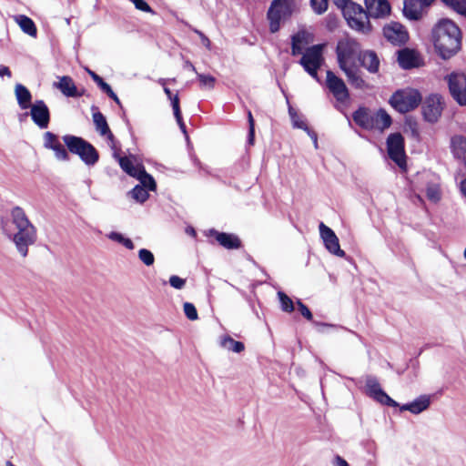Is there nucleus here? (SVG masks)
<instances>
[{
    "label": "nucleus",
    "mask_w": 466,
    "mask_h": 466,
    "mask_svg": "<svg viewBox=\"0 0 466 466\" xmlns=\"http://www.w3.org/2000/svg\"><path fill=\"white\" fill-rule=\"evenodd\" d=\"M360 44L349 36L339 40L336 47L338 64L340 69L355 66L356 60L360 55Z\"/></svg>",
    "instance_id": "20e7f679"
},
{
    "label": "nucleus",
    "mask_w": 466,
    "mask_h": 466,
    "mask_svg": "<svg viewBox=\"0 0 466 466\" xmlns=\"http://www.w3.org/2000/svg\"><path fill=\"white\" fill-rule=\"evenodd\" d=\"M184 68L189 69V70H191V71H193V72H196V73H197V71H196V67H195V66H194V65H193L190 61H188V60H187V61L185 62V64H184Z\"/></svg>",
    "instance_id": "e2e57ef3"
},
{
    "label": "nucleus",
    "mask_w": 466,
    "mask_h": 466,
    "mask_svg": "<svg viewBox=\"0 0 466 466\" xmlns=\"http://www.w3.org/2000/svg\"><path fill=\"white\" fill-rule=\"evenodd\" d=\"M456 12L466 16V0H441Z\"/></svg>",
    "instance_id": "a19ab883"
},
{
    "label": "nucleus",
    "mask_w": 466,
    "mask_h": 466,
    "mask_svg": "<svg viewBox=\"0 0 466 466\" xmlns=\"http://www.w3.org/2000/svg\"><path fill=\"white\" fill-rule=\"evenodd\" d=\"M105 93L110 97L112 98L115 102H116L117 104L120 103L119 101V98L117 97V96L116 95V93L112 90L111 86H109L106 91Z\"/></svg>",
    "instance_id": "6e6d98bb"
},
{
    "label": "nucleus",
    "mask_w": 466,
    "mask_h": 466,
    "mask_svg": "<svg viewBox=\"0 0 466 466\" xmlns=\"http://www.w3.org/2000/svg\"><path fill=\"white\" fill-rule=\"evenodd\" d=\"M159 83H160L162 86H165V85H166V79H163V78L159 79Z\"/></svg>",
    "instance_id": "338daca9"
},
{
    "label": "nucleus",
    "mask_w": 466,
    "mask_h": 466,
    "mask_svg": "<svg viewBox=\"0 0 466 466\" xmlns=\"http://www.w3.org/2000/svg\"><path fill=\"white\" fill-rule=\"evenodd\" d=\"M138 258L147 267L152 266L155 262L154 254L147 248L138 250Z\"/></svg>",
    "instance_id": "37998d69"
},
{
    "label": "nucleus",
    "mask_w": 466,
    "mask_h": 466,
    "mask_svg": "<svg viewBox=\"0 0 466 466\" xmlns=\"http://www.w3.org/2000/svg\"><path fill=\"white\" fill-rule=\"evenodd\" d=\"M333 464L334 466H349V463L339 455L335 457Z\"/></svg>",
    "instance_id": "5fc2aeb1"
},
{
    "label": "nucleus",
    "mask_w": 466,
    "mask_h": 466,
    "mask_svg": "<svg viewBox=\"0 0 466 466\" xmlns=\"http://www.w3.org/2000/svg\"><path fill=\"white\" fill-rule=\"evenodd\" d=\"M0 76H7V77H11L12 76V73L10 71V69L5 66H0Z\"/></svg>",
    "instance_id": "4d7b16f0"
},
{
    "label": "nucleus",
    "mask_w": 466,
    "mask_h": 466,
    "mask_svg": "<svg viewBox=\"0 0 466 466\" xmlns=\"http://www.w3.org/2000/svg\"><path fill=\"white\" fill-rule=\"evenodd\" d=\"M248 118L249 129L255 128L254 118H253L252 114H251L250 111L248 112Z\"/></svg>",
    "instance_id": "680f3d73"
},
{
    "label": "nucleus",
    "mask_w": 466,
    "mask_h": 466,
    "mask_svg": "<svg viewBox=\"0 0 466 466\" xmlns=\"http://www.w3.org/2000/svg\"><path fill=\"white\" fill-rule=\"evenodd\" d=\"M15 22L20 26L21 30L30 36L35 37L37 35L36 26L34 21L25 15L14 16Z\"/></svg>",
    "instance_id": "bb28decb"
},
{
    "label": "nucleus",
    "mask_w": 466,
    "mask_h": 466,
    "mask_svg": "<svg viewBox=\"0 0 466 466\" xmlns=\"http://www.w3.org/2000/svg\"><path fill=\"white\" fill-rule=\"evenodd\" d=\"M421 102L420 92L413 88L397 90L390 98V106L400 113H407L416 108Z\"/></svg>",
    "instance_id": "423d86ee"
},
{
    "label": "nucleus",
    "mask_w": 466,
    "mask_h": 466,
    "mask_svg": "<svg viewBox=\"0 0 466 466\" xmlns=\"http://www.w3.org/2000/svg\"><path fill=\"white\" fill-rule=\"evenodd\" d=\"M289 112L294 127L308 130L307 124L300 119L299 116L292 108H289Z\"/></svg>",
    "instance_id": "a18cd8bd"
},
{
    "label": "nucleus",
    "mask_w": 466,
    "mask_h": 466,
    "mask_svg": "<svg viewBox=\"0 0 466 466\" xmlns=\"http://www.w3.org/2000/svg\"><path fill=\"white\" fill-rule=\"evenodd\" d=\"M106 237L113 241L122 244L125 248H127L129 250L135 248L133 241L128 238H125L121 233L112 231L108 233Z\"/></svg>",
    "instance_id": "e433bc0d"
},
{
    "label": "nucleus",
    "mask_w": 466,
    "mask_h": 466,
    "mask_svg": "<svg viewBox=\"0 0 466 466\" xmlns=\"http://www.w3.org/2000/svg\"><path fill=\"white\" fill-rule=\"evenodd\" d=\"M451 145L455 157L459 158L466 157V137L461 136L454 137L451 140Z\"/></svg>",
    "instance_id": "c9c22d12"
},
{
    "label": "nucleus",
    "mask_w": 466,
    "mask_h": 466,
    "mask_svg": "<svg viewBox=\"0 0 466 466\" xmlns=\"http://www.w3.org/2000/svg\"><path fill=\"white\" fill-rule=\"evenodd\" d=\"M390 125L391 117L384 109H379L373 114V129L384 130Z\"/></svg>",
    "instance_id": "c85d7f7f"
},
{
    "label": "nucleus",
    "mask_w": 466,
    "mask_h": 466,
    "mask_svg": "<svg viewBox=\"0 0 466 466\" xmlns=\"http://www.w3.org/2000/svg\"><path fill=\"white\" fill-rule=\"evenodd\" d=\"M210 236H214L220 246L227 249H237L240 248L241 241L238 236L230 233L218 232L215 229H210Z\"/></svg>",
    "instance_id": "4be33fe9"
},
{
    "label": "nucleus",
    "mask_w": 466,
    "mask_h": 466,
    "mask_svg": "<svg viewBox=\"0 0 466 466\" xmlns=\"http://www.w3.org/2000/svg\"><path fill=\"white\" fill-rule=\"evenodd\" d=\"M63 141L72 154L77 155L86 166H95L99 154L95 147L84 138L73 135H65Z\"/></svg>",
    "instance_id": "7ed1b4c3"
},
{
    "label": "nucleus",
    "mask_w": 466,
    "mask_h": 466,
    "mask_svg": "<svg viewBox=\"0 0 466 466\" xmlns=\"http://www.w3.org/2000/svg\"><path fill=\"white\" fill-rule=\"evenodd\" d=\"M129 194L137 202L144 203L149 197L147 189L140 185H137Z\"/></svg>",
    "instance_id": "58836bf2"
},
{
    "label": "nucleus",
    "mask_w": 466,
    "mask_h": 466,
    "mask_svg": "<svg viewBox=\"0 0 466 466\" xmlns=\"http://www.w3.org/2000/svg\"><path fill=\"white\" fill-rule=\"evenodd\" d=\"M297 305H298L299 310L300 311L301 315L304 318H306L307 319L311 320L312 314H311L310 310L309 309V308L305 304H303L300 300L297 301Z\"/></svg>",
    "instance_id": "3c124183"
},
{
    "label": "nucleus",
    "mask_w": 466,
    "mask_h": 466,
    "mask_svg": "<svg viewBox=\"0 0 466 466\" xmlns=\"http://www.w3.org/2000/svg\"><path fill=\"white\" fill-rule=\"evenodd\" d=\"M419 1H420V2L421 3V5H431V2H432L433 0H419Z\"/></svg>",
    "instance_id": "69168bd1"
},
{
    "label": "nucleus",
    "mask_w": 466,
    "mask_h": 466,
    "mask_svg": "<svg viewBox=\"0 0 466 466\" xmlns=\"http://www.w3.org/2000/svg\"><path fill=\"white\" fill-rule=\"evenodd\" d=\"M164 92L165 94L167 96V97L169 98L170 102L172 103V99L177 96H172V93L170 91V89L168 87H166L164 86Z\"/></svg>",
    "instance_id": "0e129e2a"
},
{
    "label": "nucleus",
    "mask_w": 466,
    "mask_h": 466,
    "mask_svg": "<svg viewBox=\"0 0 466 466\" xmlns=\"http://www.w3.org/2000/svg\"><path fill=\"white\" fill-rule=\"evenodd\" d=\"M310 5L316 14L321 15L328 8V0H310Z\"/></svg>",
    "instance_id": "de8ad7c7"
},
{
    "label": "nucleus",
    "mask_w": 466,
    "mask_h": 466,
    "mask_svg": "<svg viewBox=\"0 0 466 466\" xmlns=\"http://www.w3.org/2000/svg\"><path fill=\"white\" fill-rule=\"evenodd\" d=\"M388 155L399 167L405 164L404 138L400 133L390 134L387 138Z\"/></svg>",
    "instance_id": "1a4fd4ad"
},
{
    "label": "nucleus",
    "mask_w": 466,
    "mask_h": 466,
    "mask_svg": "<svg viewBox=\"0 0 466 466\" xmlns=\"http://www.w3.org/2000/svg\"><path fill=\"white\" fill-rule=\"evenodd\" d=\"M183 309L186 317L190 320L198 319V311L196 307L190 302H185L183 305Z\"/></svg>",
    "instance_id": "49530a36"
},
{
    "label": "nucleus",
    "mask_w": 466,
    "mask_h": 466,
    "mask_svg": "<svg viewBox=\"0 0 466 466\" xmlns=\"http://www.w3.org/2000/svg\"><path fill=\"white\" fill-rule=\"evenodd\" d=\"M354 67L355 66H349L342 68L341 70L345 73L348 81L351 86L359 89H364L367 86V84Z\"/></svg>",
    "instance_id": "c756f323"
},
{
    "label": "nucleus",
    "mask_w": 466,
    "mask_h": 466,
    "mask_svg": "<svg viewBox=\"0 0 466 466\" xmlns=\"http://www.w3.org/2000/svg\"><path fill=\"white\" fill-rule=\"evenodd\" d=\"M6 466H15V465L11 461H7Z\"/></svg>",
    "instance_id": "774afa93"
},
{
    "label": "nucleus",
    "mask_w": 466,
    "mask_h": 466,
    "mask_svg": "<svg viewBox=\"0 0 466 466\" xmlns=\"http://www.w3.org/2000/svg\"><path fill=\"white\" fill-rule=\"evenodd\" d=\"M30 108L32 121L40 129H46L50 123V111L44 100H35Z\"/></svg>",
    "instance_id": "ddd939ff"
},
{
    "label": "nucleus",
    "mask_w": 466,
    "mask_h": 466,
    "mask_svg": "<svg viewBox=\"0 0 466 466\" xmlns=\"http://www.w3.org/2000/svg\"><path fill=\"white\" fill-rule=\"evenodd\" d=\"M398 62L400 66L403 69L419 67L420 65L418 53L409 48H403L398 51Z\"/></svg>",
    "instance_id": "412c9836"
},
{
    "label": "nucleus",
    "mask_w": 466,
    "mask_h": 466,
    "mask_svg": "<svg viewBox=\"0 0 466 466\" xmlns=\"http://www.w3.org/2000/svg\"><path fill=\"white\" fill-rule=\"evenodd\" d=\"M169 284L172 288L176 289H182L186 285V279L177 275H172L169 278Z\"/></svg>",
    "instance_id": "8fccbe9b"
},
{
    "label": "nucleus",
    "mask_w": 466,
    "mask_h": 466,
    "mask_svg": "<svg viewBox=\"0 0 466 466\" xmlns=\"http://www.w3.org/2000/svg\"><path fill=\"white\" fill-rule=\"evenodd\" d=\"M89 76L97 84V86L105 92L110 86L106 83L101 76L96 74L94 71L90 69H86Z\"/></svg>",
    "instance_id": "09e8293b"
},
{
    "label": "nucleus",
    "mask_w": 466,
    "mask_h": 466,
    "mask_svg": "<svg viewBox=\"0 0 466 466\" xmlns=\"http://www.w3.org/2000/svg\"><path fill=\"white\" fill-rule=\"evenodd\" d=\"M326 86L338 102L344 104L350 99L349 89L345 82L330 70L327 71Z\"/></svg>",
    "instance_id": "6e6552de"
},
{
    "label": "nucleus",
    "mask_w": 466,
    "mask_h": 466,
    "mask_svg": "<svg viewBox=\"0 0 466 466\" xmlns=\"http://www.w3.org/2000/svg\"><path fill=\"white\" fill-rule=\"evenodd\" d=\"M219 345L235 353H240L245 350V346L241 341H237L228 335L220 337Z\"/></svg>",
    "instance_id": "7c9ffc66"
},
{
    "label": "nucleus",
    "mask_w": 466,
    "mask_h": 466,
    "mask_svg": "<svg viewBox=\"0 0 466 466\" xmlns=\"http://www.w3.org/2000/svg\"><path fill=\"white\" fill-rule=\"evenodd\" d=\"M442 111L441 97L431 95L426 98L422 106V114L426 121L434 123L438 120Z\"/></svg>",
    "instance_id": "2eb2a0df"
},
{
    "label": "nucleus",
    "mask_w": 466,
    "mask_h": 466,
    "mask_svg": "<svg viewBox=\"0 0 466 466\" xmlns=\"http://www.w3.org/2000/svg\"><path fill=\"white\" fill-rule=\"evenodd\" d=\"M254 137H255V128H253V129H249L248 128V143L249 145H253V143H254Z\"/></svg>",
    "instance_id": "052dcab7"
},
{
    "label": "nucleus",
    "mask_w": 466,
    "mask_h": 466,
    "mask_svg": "<svg viewBox=\"0 0 466 466\" xmlns=\"http://www.w3.org/2000/svg\"><path fill=\"white\" fill-rule=\"evenodd\" d=\"M197 76L200 82L201 87H208L212 89L215 86L216 78L214 76L198 73H197Z\"/></svg>",
    "instance_id": "c03bdc74"
},
{
    "label": "nucleus",
    "mask_w": 466,
    "mask_h": 466,
    "mask_svg": "<svg viewBox=\"0 0 466 466\" xmlns=\"http://www.w3.org/2000/svg\"><path fill=\"white\" fill-rule=\"evenodd\" d=\"M11 223L2 219L0 228L15 246L21 257L28 255V248L35 243L37 233L35 227L28 219L25 212L20 207H15L10 213Z\"/></svg>",
    "instance_id": "f257e3e1"
},
{
    "label": "nucleus",
    "mask_w": 466,
    "mask_h": 466,
    "mask_svg": "<svg viewBox=\"0 0 466 466\" xmlns=\"http://www.w3.org/2000/svg\"><path fill=\"white\" fill-rule=\"evenodd\" d=\"M305 131L309 134V136L313 140L315 147H318V137H317V134L314 131H311L309 127H308V130H305Z\"/></svg>",
    "instance_id": "bf43d9fd"
},
{
    "label": "nucleus",
    "mask_w": 466,
    "mask_h": 466,
    "mask_svg": "<svg viewBox=\"0 0 466 466\" xmlns=\"http://www.w3.org/2000/svg\"><path fill=\"white\" fill-rule=\"evenodd\" d=\"M358 59L360 61L361 66L370 73H377L379 71L380 59L374 51L366 50L360 52Z\"/></svg>",
    "instance_id": "5701e85b"
},
{
    "label": "nucleus",
    "mask_w": 466,
    "mask_h": 466,
    "mask_svg": "<svg viewBox=\"0 0 466 466\" xmlns=\"http://www.w3.org/2000/svg\"><path fill=\"white\" fill-rule=\"evenodd\" d=\"M366 393L368 396L389 407L399 406L398 402L392 400L380 387L375 377L369 376L366 379Z\"/></svg>",
    "instance_id": "9b49d317"
},
{
    "label": "nucleus",
    "mask_w": 466,
    "mask_h": 466,
    "mask_svg": "<svg viewBox=\"0 0 466 466\" xmlns=\"http://www.w3.org/2000/svg\"><path fill=\"white\" fill-rule=\"evenodd\" d=\"M93 122L96 127V130L100 134V136L106 137V139L112 148L115 147V137L110 131V128L107 125L106 117L104 115L97 111V108L93 106Z\"/></svg>",
    "instance_id": "6ab92c4d"
},
{
    "label": "nucleus",
    "mask_w": 466,
    "mask_h": 466,
    "mask_svg": "<svg viewBox=\"0 0 466 466\" xmlns=\"http://www.w3.org/2000/svg\"><path fill=\"white\" fill-rule=\"evenodd\" d=\"M44 138V147L46 149H50L54 152L55 157L57 160L60 161H68L69 154L65 147V146L59 141L58 137L47 131L43 136Z\"/></svg>",
    "instance_id": "dca6fc26"
},
{
    "label": "nucleus",
    "mask_w": 466,
    "mask_h": 466,
    "mask_svg": "<svg viewBox=\"0 0 466 466\" xmlns=\"http://www.w3.org/2000/svg\"><path fill=\"white\" fill-rule=\"evenodd\" d=\"M267 16L269 22V30L271 33L278 32L280 28L281 21L286 19L284 16H282L276 11L275 5H270Z\"/></svg>",
    "instance_id": "2f4dec72"
},
{
    "label": "nucleus",
    "mask_w": 466,
    "mask_h": 466,
    "mask_svg": "<svg viewBox=\"0 0 466 466\" xmlns=\"http://www.w3.org/2000/svg\"><path fill=\"white\" fill-rule=\"evenodd\" d=\"M368 17L384 18L390 13L388 0H364Z\"/></svg>",
    "instance_id": "f3484780"
},
{
    "label": "nucleus",
    "mask_w": 466,
    "mask_h": 466,
    "mask_svg": "<svg viewBox=\"0 0 466 466\" xmlns=\"http://www.w3.org/2000/svg\"><path fill=\"white\" fill-rule=\"evenodd\" d=\"M432 38L435 49L443 59L451 58L461 49V30L450 19H442L435 25Z\"/></svg>",
    "instance_id": "f03ea898"
},
{
    "label": "nucleus",
    "mask_w": 466,
    "mask_h": 466,
    "mask_svg": "<svg viewBox=\"0 0 466 466\" xmlns=\"http://www.w3.org/2000/svg\"><path fill=\"white\" fill-rule=\"evenodd\" d=\"M312 35L305 30H299L291 36V55H301L308 48L307 46L312 41Z\"/></svg>",
    "instance_id": "aec40b11"
},
{
    "label": "nucleus",
    "mask_w": 466,
    "mask_h": 466,
    "mask_svg": "<svg viewBox=\"0 0 466 466\" xmlns=\"http://www.w3.org/2000/svg\"><path fill=\"white\" fill-rule=\"evenodd\" d=\"M343 15L349 26L360 33L367 34L371 26L368 15L362 6L356 3H350L347 6L341 8Z\"/></svg>",
    "instance_id": "39448f33"
},
{
    "label": "nucleus",
    "mask_w": 466,
    "mask_h": 466,
    "mask_svg": "<svg viewBox=\"0 0 466 466\" xmlns=\"http://www.w3.org/2000/svg\"><path fill=\"white\" fill-rule=\"evenodd\" d=\"M450 92L452 97L461 106H466V76L451 73L447 76Z\"/></svg>",
    "instance_id": "9d476101"
},
{
    "label": "nucleus",
    "mask_w": 466,
    "mask_h": 466,
    "mask_svg": "<svg viewBox=\"0 0 466 466\" xmlns=\"http://www.w3.org/2000/svg\"><path fill=\"white\" fill-rule=\"evenodd\" d=\"M352 118L360 127L367 130L373 129V114L368 108L360 107L353 113Z\"/></svg>",
    "instance_id": "393cba45"
},
{
    "label": "nucleus",
    "mask_w": 466,
    "mask_h": 466,
    "mask_svg": "<svg viewBox=\"0 0 466 466\" xmlns=\"http://www.w3.org/2000/svg\"><path fill=\"white\" fill-rule=\"evenodd\" d=\"M278 296L280 301L281 309L286 312H292L294 310V305L291 299L282 291H279Z\"/></svg>",
    "instance_id": "79ce46f5"
},
{
    "label": "nucleus",
    "mask_w": 466,
    "mask_h": 466,
    "mask_svg": "<svg viewBox=\"0 0 466 466\" xmlns=\"http://www.w3.org/2000/svg\"><path fill=\"white\" fill-rule=\"evenodd\" d=\"M431 404V398L428 395H420L413 401L403 404L400 410H409L412 414H420L426 410Z\"/></svg>",
    "instance_id": "b1692460"
},
{
    "label": "nucleus",
    "mask_w": 466,
    "mask_h": 466,
    "mask_svg": "<svg viewBox=\"0 0 466 466\" xmlns=\"http://www.w3.org/2000/svg\"><path fill=\"white\" fill-rule=\"evenodd\" d=\"M15 96L21 109H28L33 105L32 95L24 85L18 83L15 86Z\"/></svg>",
    "instance_id": "a878e982"
},
{
    "label": "nucleus",
    "mask_w": 466,
    "mask_h": 466,
    "mask_svg": "<svg viewBox=\"0 0 466 466\" xmlns=\"http://www.w3.org/2000/svg\"><path fill=\"white\" fill-rule=\"evenodd\" d=\"M426 196L431 202H438L441 199V190L438 184H430L426 188Z\"/></svg>",
    "instance_id": "ea45409f"
},
{
    "label": "nucleus",
    "mask_w": 466,
    "mask_h": 466,
    "mask_svg": "<svg viewBox=\"0 0 466 466\" xmlns=\"http://www.w3.org/2000/svg\"><path fill=\"white\" fill-rule=\"evenodd\" d=\"M58 81L53 83V87L58 89L66 97H80L84 90L79 91L71 76H58Z\"/></svg>",
    "instance_id": "a211bd4d"
},
{
    "label": "nucleus",
    "mask_w": 466,
    "mask_h": 466,
    "mask_svg": "<svg viewBox=\"0 0 466 466\" xmlns=\"http://www.w3.org/2000/svg\"><path fill=\"white\" fill-rule=\"evenodd\" d=\"M313 323L318 328V331H319V332H324L325 331L324 329H328V328H336L337 327L334 324H328V323H322V322H317V321H314Z\"/></svg>",
    "instance_id": "864d4df0"
},
{
    "label": "nucleus",
    "mask_w": 466,
    "mask_h": 466,
    "mask_svg": "<svg viewBox=\"0 0 466 466\" xmlns=\"http://www.w3.org/2000/svg\"><path fill=\"white\" fill-rule=\"evenodd\" d=\"M332 1L339 9L347 6L348 4H350V3H353L350 0H332Z\"/></svg>",
    "instance_id": "13d9d810"
},
{
    "label": "nucleus",
    "mask_w": 466,
    "mask_h": 466,
    "mask_svg": "<svg viewBox=\"0 0 466 466\" xmlns=\"http://www.w3.org/2000/svg\"><path fill=\"white\" fill-rule=\"evenodd\" d=\"M403 15L410 20H419L421 16V8L417 0H404Z\"/></svg>",
    "instance_id": "cd10ccee"
},
{
    "label": "nucleus",
    "mask_w": 466,
    "mask_h": 466,
    "mask_svg": "<svg viewBox=\"0 0 466 466\" xmlns=\"http://www.w3.org/2000/svg\"><path fill=\"white\" fill-rule=\"evenodd\" d=\"M172 108H173V112H174V116L176 117V120L181 129V131L187 135V130H186V126L183 122V119H182V116H181V111H180V106H179V97L178 96H176L173 99H172Z\"/></svg>",
    "instance_id": "4c0bfd02"
},
{
    "label": "nucleus",
    "mask_w": 466,
    "mask_h": 466,
    "mask_svg": "<svg viewBox=\"0 0 466 466\" xmlns=\"http://www.w3.org/2000/svg\"><path fill=\"white\" fill-rule=\"evenodd\" d=\"M384 37L394 46H402L409 39L406 28L398 22H390L383 27Z\"/></svg>",
    "instance_id": "f8f14e48"
},
{
    "label": "nucleus",
    "mask_w": 466,
    "mask_h": 466,
    "mask_svg": "<svg viewBox=\"0 0 466 466\" xmlns=\"http://www.w3.org/2000/svg\"><path fill=\"white\" fill-rule=\"evenodd\" d=\"M135 177L140 182L141 187H144L150 191L156 190L157 184L154 177L147 173L144 167L135 176Z\"/></svg>",
    "instance_id": "473e14b6"
},
{
    "label": "nucleus",
    "mask_w": 466,
    "mask_h": 466,
    "mask_svg": "<svg viewBox=\"0 0 466 466\" xmlns=\"http://www.w3.org/2000/svg\"><path fill=\"white\" fill-rule=\"evenodd\" d=\"M119 166L129 176L134 177L143 168L141 165H134L133 161L127 157H119Z\"/></svg>",
    "instance_id": "72a5a7b5"
},
{
    "label": "nucleus",
    "mask_w": 466,
    "mask_h": 466,
    "mask_svg": "<svg viewBox=\"0 0 466 466\" xmlns=\"http://www.w3.org/2000/svg\"><path fill=\"white\" fill-rule=\"evenodd\" d=\"M193 31L200 37L201 44L209 49L211 45L210 40L198 29L193 28Z\"/></svg>",
    "instance_id": "603ef678"
},
{
    "label": "nucleus",
    "mask_w": 466,
    "mask_h": 466,
    "mask_svg": "<svg viewBox=\"0 0 466 466\" xmlns=\"http://www.w3.org/2000/svg\"><path fill=\"white\" fill-rule=\"evenodd\" d=\"M325 44L314 45L308 47L302 55L299 64L304 70L315 80L319 81L318 70L324 63L323 52Z\"/></svg>",
    "instance_id": "0eeeda50"
},
{
    "label": "nucleus",
    "mask_w": 466,
    "mask_h": 466,
    "mask_svg": "<svg viewBox=\"0 0 466 466\" xmlns=\"http://www.w3.org/2000/svg\"><path fill=\"white\" fill-rule=\"evenodd\" d=\"M319 234L324 242L325 248L333 255L343 258L345 251L340 248L339 238L334 231L324 223L319 224Z\"/></svg>",
    "instance_id": "4468645a"
},
{
    "label": "nucleus",
    "mask_w": 466,
    "mask_h": 466,
    "mask_svg": "<svg viewBox=\"0 0 466 466\" xmlns=\"http://www.w3.org/2000/svg\"><path fill=\"white\" fill-rule=\"evenodd\" d=\"M276 11L285 18H288L293 11V0H273Z\"/></svg>",
    "instance_id": "f704fd0d"
}]
</instances>
